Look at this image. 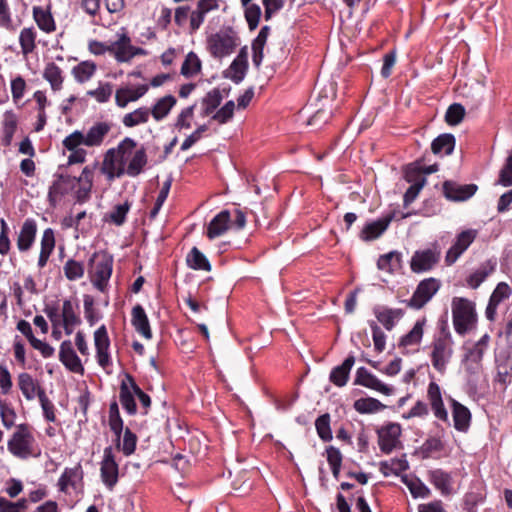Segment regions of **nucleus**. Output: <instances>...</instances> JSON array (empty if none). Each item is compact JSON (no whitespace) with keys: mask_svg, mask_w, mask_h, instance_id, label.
Segmentation results:
<instances>
[{"mask_svg":"<svg viewBox=\"0 0 512 512\" xmlns=\"http://www.w3.org/2000/svg\"><path fill=\"white\" fill-rule=\"evenodd\" d=\"M113 256L106 252H94L88 261V272L96 289L104 292L113 271Z\"/></svg>","mask_w":512,"mask_h":512,"instance_id":"f03ea898","label":"nucleus"},{"mask_svg":"<svg viewBox=\"0 0 512 512\" xmlns=\"http://www.w3.org/2000/svg\"><path fill=\"white\" fill-rule=\"evenodd\" d=\"M18 126V117L12 111H5L3 114L2 129H1V144L5 147L11 145L13 136Z\"/></svg>","mask_w":512,"mask_h":512,"instance_id":"c85d7f7f","label":"nucleus"},{"mask_svg":"<svg viewBox=\"0 0 512 512\" xmlns=\"http://www.w3.org/2000/svg\"><path fill=\"white\" fill-rule=\"evenodd\" d=\"M330 422L331 417L329 413H324L315 420V428L318 437L323 442H329L333 438Z\"/></svg>","mask_w":512,"mask_h":512,"instance_id":"09e8293b","label":"nucleus"},{"mask_svg":"<svg viewBox=\"0 0 512 512\" xmlns=\"http://www.w3.org/2000/svg\"><path fill=\"white\" fill-rule=\"evenodd\" d=\"M131 324L135 330L146 339L152 338L148 316L140 304H136L131 311Z\"/></svg>","mask_w":512,"mask_h":512,"instance_id":"a878e982","label":"nucleus"},{"mask_svg":"<svg viewBox=\"0 0 512 512\" xmlns=\"http://www.w3.org/2000/svg\"><path fill=\"white\" fill-rule=\"evenodd\" d=\"M110 131V125L106 122H98L93 125L84 135L86 146H97L100 145Z\"/></svg>","mask_w":512,"mask_h":512,"instance_id":"4c0bfd02","label":"nucleus"},{"mask_svg":"<svg viewBox=\"0 0 512 512\" xmlns=\"http://www.w3.org/2000/svg\"><path fill=\"white\" fill-rule=\"evenodd\" d=\"M426 321L425 317L418 319L413 328L399 339L398 346L408 347L420 344L423 338Z\"/></svg>","mask_w":512,"mask_h":512,"instance_id":"f704fd0d","label":"nucleus"},{"mask_svg":"<svg viewBox=\"0 0 512 512\" xmlns=\"http://www.w3.org/2000/svg\"><path fill=\"white\" fill-rule=\"evenodd\" d=\"M477 235L478 231L476 229H466L457 234L454 243L446 252L445 263L447 265L454 264L474 242V240L477 238Z\"/></svg>","mask_w":512,"mask_h":512,"instance_id":"9b49d317","label":"nucleus"},{"mask_svg":"<svg viewBox=\"0 0 512 512\" xmlns=\"http://www.w3.org/2000/svg\"><path fill=\"white\" fill-rule=\"evenodd\" d=\"M186 264L193 270L210 272L212 269L208 258L197 247H193L186 256Z\"/></svg>","mask_w":512,"mask_h":512,"instance_id":"c9c22d12","label":"nucleus"},{"mask_svg":"<svg viewBox=\"0 0 512 512\" xmlns=\"http://www.w3.org/2000/svg\"><path fill=\"white\" fill-rule=\"evenodd\" d=\"M443 195L453 202H465L472 198L478 191V185L474 183L459 184L452 180L444 181L442 185Z\"/></svg>","mask_w":512,"mask_h":512,"instance_id":"f8f14e48","label":"nucleus"},{"mask_svg":"<svg viewBox=\"0 0 512 512\" xmlns=\"http://www.w3.org/2000/svg\"><path fill=\"white\" fill-rule=\"evenodd\" d=\"M0 417L4 427L11 428L15 424L16 413L6 400L0 399Z\"/></svg>","mask_w":512,"mask_h":512,"instance_id":"0e129e2a","label":"nucleus"},{"mask_svg":"<svg viewBox=\"0 0 512 512\" xmlns=\"http://www.w3.org/2000/svg\"><path fill=\"white\" fill-rule=\"evenodd\" d=\"M171 184H172V178L169 177L162 185V188L157 196V199L154 203V206L153 208L151 209L150 213H149V218L151 220L155 219L156 216L158 215L161 207L163 206L164 202L166 201L167 197H168V194H169V191H170V188H171Z\"/></svg>","mask_w":512,"mask_h":512,"instance_id":"680f3d73","label":"nucleus"},{"mask_svg":"<svg viewBox=\"0 0 512 512\" xmlns=\"http://www.w3.org/2000/svg\"><path fill=\"white\" fill-rule=\"evenodd\" d=\"M96 71V64L92 61H82L72 68V75L78 83L88 81Z\"/></svg>","mask_w":512,"mask_h":512,"instance_id":"49530a36","label":"nucleus"},{"mask_svg":"<svg viewBox=\"0 0 512 512\" xmlns=\"http://www.w3.org/2000/svg\"><path fill=\"white\" fill-rule=\"evenodd\" d=\"M373 314L377 321L381 323L387 331H391L403 318L404 310L401 308H390L387 306L376 305L373 307Z\"/></svg>","mask_w":512,"mask_h":512,"instance_id":"6ab92c4d","label":"nucleus"},{"mask_svg":"<svg viewBox=\"0 0 512 512\" xmlns=\"http://www.w3.org/2000/svg\"><path fill=\"white\" fill-rule=\"evenodd\" d=\"M231 213L225 209L216 214L207 226L206 236L212 240L223 235L229 228Z\"/></svg>","mask_w":512,"mask_h":512,"instance_id":"5701e85b","label":"nucleus"},{"mask_svg":"<svg viewBox=\"0 0 512 512\" xmlns=\"http://www.w3.org/2000/svg\"><path fill=\"white\" fill-rule=\"evenodd\" d=\"M355 364V356L349 354L342 364L332 368L329 374V381L337 387H343L347 384L352 367Z\"/></svg>","mask_w":512,"mask_h":512,"instance_id":"4be33fe9","label":"nucleus"},{"mask_svg":"<svg viewBox=\"0 0 512 512\" xmlns=\"http://www.w3.org/2000/svg\"><path fill=\"white\" fill-rule=\"evenodd\" d=\"M150 110L146 107H140L123 117V124L126 127H134L139 124L146 123L149 119Z\"/></svg>","mask_w":512,"mask_h":512,"instance_id":"8fccbe9b","label":"nucleus"},{"mask_svg":"<svg viewBox=\"0 0 512 512\" xmlns=\"http://www.w3.org/2000/svg\"><path fill=\"white\" fill-rule=\"evenodd\" d=\"M464 354L461 358V365L466 374L467 391L475 394L478 391V382L483 370L484 353L480 349H473L463 345Z\"/></svg>","mask_w":512,"mask_h":512,"instance_id":"7ed1b4c3","label":"nucleus"},{"mask_svg":"<svg viewBox=\"0 0 512 512\" xmlns=\"http://www.w3.org/2000/svg\"><path fill=\"white\" fill-rule=\"evenodd\" d=\"M43 78L50 84L53 91L62 89L64 77L61 68L54 62H49L43 71Z\"/></svg>","mask_w":512,"mask_h":512,"instance_id":"e433bc0d","label":"nucleus"},{"mask_svg":"<svg viewBox=\"0 0 512 512\" xmlns=\"http://www.w3.org/2000/svg\"><path fill=\"white\" fill-rule=\"evenodd\" d=\"M261 13V8L257 4H250L246 6L244 16L251 31L258 27Z\"/></svg>","mask_w":512,"mask_h":512,"instance_id":"338daca9","label":"nucleus"},{"mask_svg":"<svg viewBox=\"0 0 512 512\" xmlns=\"http://www.w3.org/2000/svg\"><path fill=\"white\" fill-rule=\"evenodd\" d=\"M443 448L444 444L440 438L429 437L421 445L419 453L421 454L422 459H428L431 457L433 452H440Z\"/></svg>","mask_w":512,"mask_h":512,"instance_id":"bf43d9fd","label":"nucleus"},{"mask_svg":"<svg viewBox=\"0 0 512 512\" xmlns=\"http://www.w3.org/2000/svg\"><path fill=\"white\" fill-rule=\"evenodd\" d=\"M177 100L173 95H167L160 98L150 110L153 118L157 121L165 118L174 107Z\"/></svg>","mask_w":512,"mask_h":512,"instance_id":"79ce46f5","label":"nucleus"},{"mask_svg":"<svg viewBox=\"0 0 512 512\" xmlns=\"http://www.w3.org/2000/svg\"><path fill=\"white\" fill-rule=\"evenodd\" d=\"M237 32L231 26H226L207 38V48L214 58L230 55L237 46Z\"/></svg>","mask_w":512,"mask_h":512,"instance_id":"20e7f679","label":"nucleus"},{"mask_svg":"<svg viewBox=\"0 0 512 512\" xmlns=\"http://www.w3.org/2000/svg\"><path fill=\"white\" fill-rule=\"evenodd\" d=\"M496 266V259H488L484 263H481L480 266L467 277V286L471 289H477L486 278L495 271Z\"/></svg>","mask_w":512,"mask_h":512,"instance_id":"393cba45","label":"nucleus"},{"mask_svg":"<svg viewBox=\"0 0 512 512\" xmlns=\"http://www.w3.org/2000/svg\"><path fill=\"white\" fill-rule=\"evenodd\" d=\"M394 217L395 212H391L375 221L367 222L360 232V239L363 241H372L379 238L387 230Z\"/></svg>","mask_w":512,"mask_h":512,"instance_id":"f3484780","label":"nucleus"},{"mask_svg":"<svg viewBox=\"0 0 512 512\" xmlns=\"http://www.w3.org/2000/svg\"><path fill=\"white\" fill-rule=\"evenodd\" d=\"M36 32L31 28H23L19 35V44L21 46L22 53L28 55L36 48Z\"/></svg>","mask_w":512,"mask_h":512,"instance_id":"5fc2aeb1","label":"nucleus"},{"mask_svg":"<svg viewBox=\"0 0 512 512\" xmlns=\"http://www.w3.org/2000/svg\"><path fill=\"white\" fill-rule=\"evenodd\" d=\"M18 386L27 400H33L36 396L38 397L39 390H44L27 372L18 375Z\"/></svg>","mask_w":512,"mask_h":512,"instance_id":"72a5a7b5","label":"nucleus"},{"mask_svg":"<svg viewBox=\"0 0 512 512\" xmlns=\"http://www.w3.org/2000/svg\"><path fill=\"white\" fill-rule=\"evenodd\" d=\"M450 407L452 410V417L454 422V428L458 432L466 433L470 429L472 414L468 407L455 400L454 398H449Z\"/></svg>","mask_w":512,"mask_h":512,"instance_id":"a211bd4d","label":"nucleus"},{"mask_svg":"<svg viewBox=\"0 0 512 512\" xmlns=\"http://www.w3.org/2000/svg\"><path fill=\"white\" fill-rule=\"evenodd\" d=\"M148 91L146 84L138 85L135 89L120 88L115 94V101L118 107L124 108L129 102H134L144 96Z\"/></svg>","mask_w":512,"mask_h":512,"instance_id":"c756f323","label":"nucleus"},{"mask_svg":"<svg viewBox=\"0 0 512 512\" xmlns=\"http://www.w3.org/2000/svg\"><path fill=\"white\" fill-rule=\"evenodd\" d=\"M439 257V252L430 248L417 250L410 260L411 271L417 274L428 272L438 263Z\"/></svg>","mask_w":512,"mask_h":512,"instance_id":"4468645a","label":"nucleus"},{"mask_svg":"<svg viewBox=\"0 0 512 512\" xmlns=\"http://www.w3.org/2000/svg\"><path fill=\"white\" fill-rule=\"evenodd\" d=\"M100 476L103 484L109 490H112L118 482L119 466L111 446L104 448L103 458L100 463Z\"/></svg>","mask_w":512,"mask_h":512,"instance_id":"1a4fd4ad","label":"nucleus"},{"mask_svg":"<svg viewBox=\"0 0 512 512\" xmlns=\"http://www.w3.org/2000/svg\"><path fill=\"white\" fill-rule=\"evenodd\" d=\"M453 340L433 339L431 343L432 351L430 359L433 368L440 374H444L447 365L453 356Z\"/></svg>","mask_w":512,"mask_h":512,"instance_id":"0eeeda50","label":"nucleus"},{"mask_svg":"<svg viewBox=\"0 0 512 512\" xmlns=\"http://www.w3.org/2000/svg\"><path fill=\"white\" fill-rule=\"evenodd\" d=\"M428 480L443 496H448L452 493L453 478L449 472L440 468L430 470L428 472Z\"/></svg>","mask_w":512,"mask_h":512,"instance_id":"bb28decb","label":"nucleus"},{"mask_svg":"<svg viewBox=\"0 0 512 512\" xmlns=\"http://www.w3.org/2000/svg\"><path fill=\"white\" fill-rule=\"evenodd\" d=\"M95 301L93 296L85 294L83 296L84 315L90 326H94L101 318V312L95 308Z\"/></svg>","mask_w":512,"mask_h":512,"instance_id":"3c124183","label":"nucleus"},{"mask_svg":"<svg viewBox=\"0 0 512 512\" xmlns=\"http://www.w3.org/2000/svg\"><path fill=\"white\" fill-rule=\"evenodd\" d=\"M353 384L375 390L387 396L392 395L394 392L393 387L383 383L363 366L357 369Z\"/></svg>","mask_w":512,"mask_h":512,"instance_id":"2eb2a0df","label":"nucleus"},{"mask_svg":"<svg viewBox=\"0 0 512 512\" xmlns=\"http://www.w3.org/2000/svg\"><path fill=\"white\" fill-rule=\"evenodd\" d=\"M126 163L127 162H102L101 170L109 180L120 178L124 174L130 177H136L143 171L147 162H129L127 168L125 167Z\"/></svg>","mask_w":512,"mask_h":512,"instance_id":"ddd939ff","label":"nucleus"},{"mask_svg":"<svg viewBox=\"0 0 512 512\" xmlns=\"http://www.w3.org/2000/svg\"><path fill=\"white\" fill-rule=\"evenodd\" d=\"M452 319L455 332L465 336L477 324L475 303L467 298L454 297L452 300Z\"/></svg>","mask_w":512,"mask_h":512,"instance_id":"f257e3e1","label":"nucleus"},{"mask_svg":"<svg viewBox=\"0 0 512 512\" xmlns=\"http://www.w3.org/2000/svg\"><path fill=\"white\" fill-rule=\"evenodd\" d=\"M94 171L86 166L79 177H76L77 190L75 191V199L77 203H84L90 198L93 186Z\"/></svg>","mask_w":512,"mask_h":512,"instance_id":"b1692460","label":"nucleus"},{"mask_svg":"<svg viewBox=\"0 0 512 512\" xmlns=\"http://www.w3.org/2000/svg\"><path fill=\"white\" fill-rule=\"evenodd\" d=\"M35 439L27 424H20L7 443L8 451L15 457L27 459L35 456L32 445Z\"/></svg>","mask_w":512,"mask_h":512,"instance_id":"39448f33","label":"nucleus"},{"mask_svg":"<svg viewBox=\"0 0 512 512\" xmlns=\"http://www.w3.org/2000/svg\"><path fill=\"white\" fill-rule=\"evenodd\" d=\"M119 399L122 405V408L126 411L128 415H136L137 414V404L135 398L133 397V393L128 390L125 384H120L119 387Z\"/></svg>","mask_w":512,"mask_h":512,"instance_id":"864d4df0","label":"nucleus"},{"mask_svg":"<svg viewBox=\"0 0 512 512\" xmlns=\"http://www.w3.org/2000/svg\"><path fill=\"white\" fill-rule=\"evenodd\" d=\"M129 210L130 204L128 201L124 202L123 204H118L110 213L104 215L103 220L116 226H122L126 222Z\"/></svg>","mask_w":512,"mask_h":512,"instance_id":"a18cd8bd","label":"nucleus"},{"mask_svg":"<svg viewBox=\"0 0 512 512\" xmlns=\"http://www.w3.org/2000/svg\"><path fill=\"white\" fill-rule=\"evenodd\" d=\"M137 440V435L130 428L124 430L123 442L120 447L125 456H130L135 452Z\"/></svg>","mask_w":512,"mask_h":512,"instance_id":"774afa93","label":"nucleus"},{"mask_svg":"<svg viewBox=\"0 0 512 512\" xmlns=\"http://www.w3.org/2000/svg\"><path fill=\"white\" fill-rule=\"evenodd\" d=\"M83 477L84 472L80 462H78L73 468H65L58 479L57 486L59 491L67 492L69 486L75 488L76 480L82 481Z\"/></svg>","mask_w":512,"mask_h":512,"instance_id":"cd10ccee","label":"nucleus"},{"mask_svg":"<svg viewBox=\"0 0 512 512\" xmlns=\"http://www.w3.org/2000/svg\"><path fill=\"white\" fill-rule=\"evenodd\" d=\"M137 143L130 137H125L117 146L118 160H131Z\"/></svg>","mask_w":512,"mask_h":512,"instance_id":"69168bd1","label":"nucleus"},{"mask_svg":"<svg viewBox=\"0 0 512 512\" xmlns=\"http://www.w3.org/2000/svg\"><path fill=\"white\" fill-rule=\"evenodd\" d=\"M456 144L455 136L451 133H443L437 136L431 143V150L437 156L450 155Z\"/></svg>","mask_w":512,"mask_h":512,"instance_id":"2f4dec72","label":"nucleus"},{"mask_svg":"<svg viewBox=\"0 0 512 512\" xmlns=\"http://www.w3.org/2000/svg\"><path fill=\"white\" fill-rule=\"evenodd\" d=\"M65 277L70 281H76L84 276L85 266L81 261L68 259L63 267Z\"/></svg>","mask_w":512,"mask_h":512,"instance_id":"603ef678","label":"nucleus"},{"mask_svg":"<svg viewBox=\"0 0 512 512\" xmlns=\"http://www.w3.org/2000/svg\"><path fill=\"white\" fill-rule=\"evenodd\" d=\"M202 63L197 54L193 51L189 52L181 66V74L190 78L201 71Z\"/></svg>","mask_w":512,"mask_h":512,"instance_id":"de8ad7c7","label":"nucleus"},{"mask_svg":"<svg viewBox=\"0 0 512 512\" xmlns=\"http://www.w3.org/2000/svg\"><path fill=\"white\" fill-rule=\"evenodd\" d=\"M407 469H409V464L405 458H393L390 462L385 460L379 463V470L385 477L391 474L399 476Z\"/></svg>","mask_w":512,"mask_h":512,"instance_id":"a19ab883","label":"nucleus"},{"mask_svg":"<svg viewBox=\"0 0 512 512\" xmlns=\"http://www.w3.org/2000/svg\"><path fill=\"white\" fill-rule=\"evenodd\" d=\"M222 101V95L218 88H214L209 91L202 100L203 104V115L208 116L220 105Z\"/></svg>","mask_w":512,"mask_h":512,"instance_id":"4d7b16f0","label":"nucleus"},{"mask_svg":"<svg viewBox=\"0 0 512 512\" xmlns=\"http://www.w3.org/2000/svg\"><path fill=\"white\" fill-rule=\"evenodd\" d=\"M66 165H60L58 172L54 174V181L48 190V202L53 208L69 192L77 188L76 176H70L60 172Z\"/></svg>","mask_w":512,"mask_h":512,"instance_id":"423d86ee","label":"nucleus"},{"mask_svg":"<svg viewBox=\"0 0 512 512\" xmlns=\"http://www.w3.org/2000/svg\"><path fill=\"white\" fill-rule=\"evenodd\" d=\"M33 17L37 26L42 31L46 33L55 31V21L50 11L44 10L40 6H35L33 7Z\"/></svg>","mask_w":512,"mask_h":512,"instance_id":"58836bf2","label":"nucleus"},{"mask_svg":"<svg viewBox=\"0 0 512 512\" xmlns=\"http://www.w3.org/2000/svg\"><path fill=\"white\" fill-rule=\"evenodd\" d=\"M386 407V405L373 397L359 398L353 403V408L360 414H373L384 410Z\"/></svg>","mask_w":512,"mask_h":512,"instance_id":"ea45409f","label":"nucleus"},{"mask_svg":"<svg viewBox=\"0 0 512 512\" xmlns=\"http://www.w3.org/2000/svg\"><path fill=\"white\" fill-rule=\"evenodd\" d=\"M82 144H85V138L84 134L80 131H74L64 139V147L72 151L67 160H85L86 152L78 148Z\"/></svg>","mask_w":512,"mask_h":512,"instance_id":"7c9ffc66","label":"nucleus"},{"mask_svg":"<svg viewBox=\"0 0 512 512\" xmlns=\"http://www.w3.org/2000/svg\"><path fill=\"white\" fill-rule=\"evenodd\" d=\"M59 360L70 372L78 374L84 373V367L81 363V359L75 352L70 340H64L61 343Z\"/></svg>","mask_w":512,"mask_h":512,"instance_id":"dca6fc26","label":"nucleus"},{"mask_svg":"<svg viewBox=\"0 0 512 512\" xmlns=\"http://www.w3.org/2000/svg\"><path fill=\"white\" fill-rule=\"evenodd\" d=\"M420 163L421 162H409L403 167V178L406 182L410 183V185H414V183H419L423 180V186H425L427 182L425 172H423L422 167L418 165Z\"/></svg>","mask_w":512,"mask_h":512,"instance_id":"c03bdc74","label":"nucleus"},{"mask_svg":"<svg viewBox=\"0 0 512 512\" xmlns=\"http://www.w3.org/2000/svg\"><path fill=\"white\" fill-rule=\"evenodd\" d=\"M79 307V300L77 298L74 300L64 299L61 314L62 320L82 322L78 312Z\"/></svg>","mask_w":512,"mask_h":512,"instance_id":"6e6d98bb","label":"nucleus"},{"mask_svg":"<svg viewBox=\"0 0 512 512\" xmlns=\"http://www.w3.org/2000/svg\"><path fill=\"white\" fill-rule=\"evenodd\" d=\"M368 324L372 332L374 349L376 352L382 353L386 347V335L376 321L369 320Z\"/></svg>","mask_w":512,"mask_h":512,"instance_id":"052dcab7","label":"nucleus"},{"mask_svg":"<svg viewBox=\"0 0 512 512\" xmlns=\"http://www.w3.org/2000/svg\"><path fill=\"white\" fill-rule=\"evenodd\" d=\"M377 268L379 270L394 274L402 268V253L398 251H390L380 255L377 260Z\"/></svg>","mask_w":512,"mask_h":512,"instance_id":"473e14b6","label":"nucleus"},{"mask_svg":"<svg viewBox=\"0 0 512 512\" xmlns=\"http://www.w3.org/2000/svg\"><path fill=\"white\" fill-rule=\"evenodd\" d=\"M38 399L43 410V416L48 422H56L55 406L47 397L45 390H39Z\"/></svg>","mask_w":512,"mask_h":512,"instance_id":"e2e57ef3","label":"nucleus"},{"mask_svg":"<svg viewBox=\"0 0 512 512\" xmlns=\"http://www.w3.org/2000/svg\"><path fill=\"white\" fill-rule=\"evenodd\" d=\"M378 445L384 454H390L401 444V425L399 423L389 422L377 429Z\"/></svg>","mask_w":512,"mask_h":512,"instance_id":"9d476101","label":"nucleus"},{"mask_svg":"<svg viewBox=\"0 0 512 512\" xmlns=\"http://www.w3.org/2000/svg\"><path fill=\"white\" fill-rule=\"evenodd\" d=\"M37 234V223L33 218H27L20 229L17 237V248L20 252H26L31 249L35 242Z\"/></svg>","mask_w":512,"mask_h":512,"instance_id":"412c9836","label":"nucleus"},{"mask_svg":"<svg viewBox=\"0 0 512 512\" xmlns=\"http://www.w3.org/2000/svg\"><path fill=\"white\" fill-rule=\"evenodd\" d=\"M465 116V108L460 103L451 104L446 113H445V121L448 125L456 126L462 122Z\"/></svg>","mask_w":512,"mask_h":512,"instance_id":"13d9d810","label":"nucleus"},{"mask_svg":"<svg viewBox=\"0 0 512 512\" xmlns=\"http://www.w3.org/2000/svg\"><path fill=\"white\" fill-rule=\"evenodd\" d=\"M439 288L440 281L436 278L430 277L420 281L412 297L407 301V306L416 310L421 309L432 299Z\"/></svg>","mask_w":512,"mask_h":512,"instance_id":"6e6552de","label":"nucleus"},{"mask_svg":"<svg viewBox=\"0 0 512 512\" xmlns=\"http://www.w3.org/2000/svg\"><path fill=\"white\" fill-rule=\"evenodd\" d=\"M427 397L430 402L431 409L434 413V416L437 419L447 423L449 421L448 411L445 408V405L443 402L441 388L436 382L431 381L429 383L428 389H427Z\"/></svg>","mask_w":512,"mask_h":512,"instance_id":"aec40b11","label":"nucleus"},{"mask_svg":"<svg viewBox=\"0 0 512 512\" xmlns=\"http://www.w3.org/2000/svg\"><path fill=\"white\" fill-rule=\"evenodd\" d=\"M401 481L408 487L413 498H427L431 491L419 478L410 479L407 475L401 476Z\"/></svg>","mask_w":512,"mask_h":512,"instance_id":"37998d69","label":"nucleus"}]
</instances>
